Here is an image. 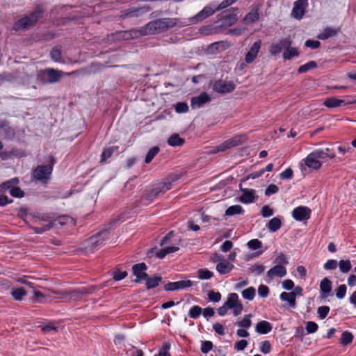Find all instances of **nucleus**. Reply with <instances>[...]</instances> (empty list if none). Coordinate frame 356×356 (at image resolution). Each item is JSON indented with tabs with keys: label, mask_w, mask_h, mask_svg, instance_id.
<instances>
[{
	"label": "nucleus",
	"mask_w": 356,
	"mask_h": 356,
	"mask_svg": "<svg viewBox=\"0 0 356 356\" xmlns=\"http://www.w3.org/2000/svg\"><path fill=\"white\" fill-rule=\"evenodd\" d=\"M178 23L176 18H162L149 22L145 25L147 31L149 34H155L161 33L172 28Z\"/></svg>",
	"instance_id": "f257e3e1"
},
{
	"label": "nucleus",
	"mask_w": 356,
	"mask_h": 356,
	"mask_svg": "<svg viewBox=\"0 0 356 356\" xmlns=\"http://www.w3.org/2000/svg\"><path fill=\"white\" fill-rule=\"evenodd\" d=\"M43 10L41 6H37L29 15H26L14 23L13 30L18 31L33 26L42 16Z\"/></svg>",
	"instance_id": "f03ea898"
},
{
	"label": "nucleus",
	"mask_w": 356,
	"mask_h": 356,
	"mask_svg": "<svg viewBox=\"0 0 356 356\" xmlns=\"http://www.w3.org/2000/svg\"><path fill=\"white\" fill-rule=\"evenodd\" d=\"M99 287L97 286H90L88 287H83L74 290H65L56 291V293L60 295V298L68 300H79L83 296L95 293Z\"/></svg>",
	"instance_id": "7ed1b4c3"
},
{
	"label": "nucleus",
	"mask_w": 356,
	"mask_h": 356,
	"mask_svg": "<svg viewBox=\"0 0 356 356\" xmlns=\"http://www.w3.org/2000/svg\"><path fill=\"white\" fill-rule=\"evenodd\" d=\"M65 72L54 68H47L38 72V79L43 84L55 83L58 82Z\"/></svg>",
	"instance_id": "20e7f679"
},
{
	"label": "nucleus",
	"mask_w": 356,
	"mask_h": 356,
	"mask_svg": "<svg viewBox=\"0 0 356 356\" xmlns=\"http://www.w3.org/2000/svg\"><path fill=\"white\" fill-rule=\"evenodd\" d=\"M225 304L227 308L233 309V314L235 316L241 314L243 309L242 303L238 300V295L235 293H232L228 296Z\"/></svg>",
	"instance_id": "39448f33"
},
{
	"label": "nucleus",
	"mask_w": 356,
	"mask_h": 356,
	"mask_svg": "<svg viewBox=\"0 0 356 356\" xmlns=\"http://www.w3.org/2000/svg\"><path fill=\"white\" fill-rule=\"evenodd\" d=\"M52 170V165H38L33 170V175L35 179L39 181H45L49 179Z\"/></svg>",
	"instance_id": "423d86ee"
},
{
	"label": "nucleus",
	"mask_w": 356,
	"mask_h": 356,
	"mask_svg": "<svg viewBox=\"0 0 356 356\" xmlns=\"http://www.w3.org/2000/svg\"><path fill=\"white\" fill-rule=\"evenodd\" d=\"M149 10V6L133 7L121 11L120 18L138 17Z\"/></svg>",
	"instance_id": "0eeeda50"
},
{
	"label": "nucleus",
	"mask_w": 356,
	"mask_h": 356,
	"mask_svg": "<svg viewBox=\"0 0 356 356\" xmlns=\"http://www.w3.org/2000/svg\"><path fill=\"white\" fill-rule=\"evenodd\" d=\"M147 269V265L142 262L139 264H134L132 266L133 274L136 276V279L134 280V282L140 283L142 281H145L148 278V275L145 273V270Z\"/></svg>",
	"instance_id": "6e6552de"
},
{
	"label": "nucleus",
	"mask_w": 356,
	"mask_h": 356,
	"mask_svg": "<svg viewBox=\"0 0 356 356\" xmlns=\"http://www.w3.org/2000/svg\"><path fill=\"white\" fill-rule=\"evenodd\" d=\"M308 5V0L296 1L293 3L291 15L297 19H301L305 13V10Z\"/></svg>",
	"instance_id": "1a4fd4ad"
},
{
	"label": "nucleus",
	"mask_w": 356,
	"mask_h": 356,
	"mask_svg": "<svg viewBox=\"0 0 356 356\" xmlns=\"http://www.w3.org/2000/svg\"><path fill=\"white\" fill-rule=\"evenodd\" d=\"M216 11H217L216 7L213 6H205L197 15L189 19L190 22L193 24L200 22L212 15Z\"/></svg>",
	"instance_id": "9d476101"
},
{
	"label": "nucleus",
	"mask_w": 356,
	"mask_h": 356,
	"mask_svg": "<svg viewBox=\"0 0 356 356\" xmlns=\"http://www.w3.org/2000/svg\"><path fill=\"white\" fill-rule=\"evenodd\" d=\"M108 232V229H104L98 232L97 234L90 237L86 248L89 249L90 250H93L97 247L100 245L104 241Z\"/></svg>",
	"instance_id": "9b49d317"
},
{
	"label": "nucleus",
	"mask_w": 356,
	"mask_h": 356,
	"mask_svg": "<svg viewBox=\"0 0 356 356\" xmlns=\"http://www.w3.org/2000/svg\"><path fill=\"white\" fill-rule=\"evenodd\" d=\"M293 41L290 38L281 39L278 42L273 43L269 48V52L272 56H277L282 51H285V48L290 47Z\"/></svg>",
	"instance_id": "f8f14e48"
},
{
	"label": "nucleus",
	"mask_w": 356,
	"mask_h": 356,
	"mask_svg": "<svg viewBox=\"0 0 356 356\" xmlns=\"http://www.w3.org/2000/svg\"><path fill=\"white\" fill-rule=\"evenodd\" d=\"M212 88L216 92L225 94L232 92L235 88V86L231 81L226 82L222 80H218L214 82Z\"/></svg>",
	"instance_id": "ddd939ff"
},
{
	"label": "nucleus",
	"mask_w": 356,
	"mask_h": 356,
	"mask_svg": "<svg viewBox=\"0 0 356 356\" xmlns=\"http://www.w3.org/2000/svg\"><path fill=\"white\" fill-rule=\"evenodd\" d=\"M311 210L307 207L300 206L293 210V218L298 221L308 220L310 218Z\"/></svg>",
	"instance_id": "4468645a"
},
{
	"label": "nucleus",
	"mask_w": 356,
	"mask_h": 356,
	"mask_svg": "<svg viewBox=\"0 0 356 356\" xmlns=\"http://www.w3.org/2000/svg\"><path fill=\"white\" fill-rule=\"evenodd\" d=\"M211 100L210 96L207 92H203L198 96L192 97L191 101V107L193 109L200 108L204 104L210 102Z\"/></svg>",
	"instance_id": "2eb2a0df"
},
{
	"label": "nucleus",
	"mask_w": 356,
	"mask_h": 356,
	"mask_svg": "<svg viewBox=\"0 0 356 356\" xmlns=\"http://www.w3.org/2000/svg\"><path fill=\"white\" fill-rule=\"evenodd\" d=\"M193 285L191 280H181L174 282H168L164 286V290L167 291L183 289Z\"/></svg>",
	"instance_id": "dca6fc26"
},
{
	"label": "nucleus",
	"mask_w": 356,
	"mask_h": 356,
	"mask_svg": "<svg viewBox=\"0 0 356 356\" xmlns=\"http://www.w3.org/2000/svg\"><path fill=\"white\" fill-rule=\"evenodd\" d=\"M238 8H232L222 13V18L225 23L229 26L233 25L238 20L237 11Z\"/></svg>",
	"instance_id": "f3484780"
},
{
	"label": "nucleus",
	"mask_w": 356,
	"mask_h": 356,
	"mask_svg": "<svg viewBox=\"0 0 356 356\" xmlns=\"http://www.w3.org/2000/svg\"><path fill=\"white\" fill-rule=\"evenodd\" d=\"M261 46V41L258 40L253 43V44L251 46L250 50L248 51V53L245 55V62L247 63H252L254 59L256 58L259 51Z\"/></svg>",
	"instance_id": "a211bd4d"
},
{
	"label": "nucleus",
	"mask_w": 356,
	"mask_h": 356,
	"mask_svg": "<svg viewBox=\"0 0 356 356\" xmlns=\"http://www.w3.org/2000/svg\"><path fill=\"white\" fill-rule=\"evenodd\" d=\"M356 103V101L345 102L336 97H328L324 101L323 105L327 108H337L342 105H350Z\"/></svg>",
	"instance_id": "6ab92c4d"
},
{
	"label": "nucleus",
	"mask_w": 356,
	"mask_h": 356,
	"mask_svg": "<svg viewBox=\"0 0 356 356\" xmlns=\"http://www.w3.org/2000/svg\"><path fill=\"white\" fill-rule=\"evenodd\" d=\"M286 275V268L282 265H275L267 272V276L270 280L275 277H283Z\"/></svg>",
	"instance_id": "aec40b11"
},
{
	"label": "nucleus",
	"mask_w": 356,
	"mask_h": 356,
	"mask_svg": "<svg viewBox=\"0 0 356 356\" xmlns=\"http://www.w3.org/2000/svg\"><path fill=\"white\" fill-rule=\"evenodd\" d=\"M304 161L305 165L312 170H318L322 166V163L314 156L312 152L307 156Z\"/></svg>",
	"instance_id": "412c9836"
},
{
	"label": "nucleus",
	"mask_w": 356,
	"mask_h": 356,
	"mask_svg": "<svg viewBox=\"0 0 356 356\" xmlns=\"http://www.w3.org/2000/svg\"><path fill=\"white\" fill-rule=\"evenodd\" d=\"M243 193L239 197L240 202L244 204L252 203L255 200V191L254 189H241Z\"/></svg>",
	"instance_id": "4be33fe9"
},
{
	"label": "nucleus",
	"mask_w": 356,
	"mask_h": 356,
	"mask_svg": "<svg viewBox=\"0 0 356 356\" xmlns=\"http://www.w3.org/2000/svg\"><path fill=\"white\" fill-rule=\"evenodd\" d=\"M312 153L314 154V156L319 161L325 160L327 158L332 159L335 157L334 152L329 148H326L325 150L316 149L313 151Z\"/></svg>",
	"instance_id": "5701e85b"
},
{
	"label": "nucleus",
	"mask_w": 356,
	"mask_h": 356,
	"mask_svg": "<svg viewBox=\"0 0 356 356\" xmlns=\"http://www.w3.org/2000/svg\"><path fill=\"white\" fill-rule=\"evenodd\" d=\"M331 290L332 282L328 278L325 277L324 279L322 280L320 284V291L321 297L323 298H327L328 294L330 293Z\"/></svg>",
	"instance_id": "b1692460"
},
{
	"label": "nucleus",
	"mask_w": 356,
	"mask_h": 356,
	"mask_svg": "<svg viewBox=\"0 0 356 356\" xmlns=\"http://www.w3.org/2000/svg\"><path fill=\"white\" fill-rule=\"evenodd\" d=\"M234 265L230 262L223 260L221 262H219L216 265V270L221 275H224L229 273L233 268Z\"/></svg>",
	"instance_id": "393cba45"
},
{
	"label": "nucleus",
	"mask_w": 356,
	"mask_h": 356,
	"mask_svg": "<svg viewBox=\"0 0 356 356\" xmlns=\"http://www.w3.org/2000/svg\"><path fill=\"white\" fill-rule=\"evenodd\" d=\"M272 325L266 321H261L256 325V332L259 334H264L270 332L272 330Z\"/></svg>",
	"instance_id": "a878e982"
},
{
	"label": "nucleus",
	"mask_w": 356,
	"mask_h": 356,
	"mask_svg": "<svg viewBox=\"0 0 356 356\" xmlns=\"http://www.w3.org/2000/svg\"><path fill=\"white\" fill-rule=\"evenodd\" d=\"M296 292H282L280 294V299L283 301L288 302L289 305L293 308H294L296 305Z\"/></svg>",
	"instance_id": "bb28decb"
},
{
	"label": "nucleus",
	"mask_w": 356,
	"mask_h": 356,
	"mask_svg": "<svg viewBox=\"0 0 356 356\" xmlns=\"http://www.w3.org/2000/svg\"><path fill=\"white\" fill-rule=\"evenodd\" d=\"M339 29L333 27H327L323 31L318 34V38L322 40H327L329 38H332L337 34Z\"/></svg>",
	"instance_id": "cd10ccee"
},
{
	"label": "nucleus",
	"mask_w": 356,
	"mask_h": 356,
	"mask_svg": "<svg viewBox=\"0 0 356 356\" xmlns=\"http://www.w3.org/2000/svg\"><path fill=\"white\" fill-rule=\"evenodd\" d=\"M162 277L161 275H156L153 277L148 276V278L145 280V286L147 289H151L159 286L161 282Z\"/></svg>",
	"instance_id": "c85d7f7f"
},
{
	"label": "nucleus",
	"mask_w": 356,
	"mask_h": 356,
	"mask_svg": "<svg viewBox=\"0 0 356 356\" xmlns=\"http://www.w3.org/2000/svg\"><path fill=\"white\" fill-rule=\"evenodd\" d=\"M268 230L271 232H275L280 229L282 227L281 219L278 217H274L269 220L266 225Z\"/></svg>",
	"instance_id": "c756f323"
},
{
	"label": "nucleus",
	"mask_w": 356,
	"mask_h": 356,
	"mask_svg": "<svg viewBox=\"0 0 356 356\" xmlns=\"http://www.w3.org/2000/svg\"><path fill=\"white\" fill-rule=\"evenodd\" d=\"M19 156V150L16 148H13L10 150H1L0 152V159L2 161H6L12 159L14 156Z\"/></svg>",
	"instance_id": "7c9ffc66"
},
{
	"label": "nucleus",
	"mask_w": 356,
	"mask_h": 356,
	"mask_svg": "<svg viewBox=\"0 0 356 356\" xmlns=\"http://www.w3.org/2000/svg\"><path fill=\"white\" fill-rule=\"evenodd\" d=\"M259 15L257 8H252L244 17L245 23H254L259 20Z\"/></svg>",
	"instance_id": "2f4dec72"
},
{
	"label": "nucleus",
	"mask_w": 356,
	"mask_h": 356,
	"mask_svg": "<svg viewBox=\"0 0 356 356\" xmlns=\"http://www.w3.org/2000/svg\"><path fill=\"white\" fill-rule=\"evenodd\" d=\"M353 334L349 331H344L341 336L339 343L343 346H346L350 344L353 341Z\"/></svg>",
	"instance_id": "473e14b6"
},
{
	"label": "nucleus",
	"mask_w": 356,
	"mask_h": 356,
	"mask_svg": "<svg viewBox=\"0 0 356 356\" xmlns=\"http://www.w3.org/2000/svg\"><path fill=\"white\" fill-rule=\"evenodd\" d=\"M184 139L181 138L178 134H173L168 140V143L170 146H181L184 143Z\"/></svg>",
	"instance_id": "72a5a7b5"
},
{
	"label": "nucleus",
	"mask_w": 356,
	"mask_h": 356,
	"mask_svg": "<svg viewBox=\"0 0 356 356\" xmlns=\"http://www.w3.org/2000/svg\"><path fill=\"white\" fill-rule=\"evenodd\" d=\"M298 56L299 52L298 49L291 47L285 48V51L283 52V58L284 60H291L293 57H297Z\"/></svg>",
	"instance_id": "f704fd0d"
},
{
	"label": "nucleus",
	"mask_w": 356,
	"mask_h": 356,
	"mask_svg": "<svg viewBox=\"0 0 356 356\" xmlns=\"http://www.w3.org/2000/svg\"><path fill=\"white\" fill-rule=\"evenodd\" d=\"M50 56L55 62H60L62 60V47L61 46L54 47L51 52Z\"/></svg>",
	"instance_id": "c9c22d12"
},
{
	"label": "nucleus",
	"mask_w": 356,
	"mask_h": 356,
	"mask_svg": "<svg viewBox=\"0 0 356 356\" xmlns=\"http://www.w3.org/2000/svg\"><path fill=\"white\" fill-rule=\"evenodd\" d=\"M131 34V40L137 38L140 36L148 35L145 26L141 27L140 29H132L129 30V33Z\"/></svg>",
	"instance_id": "e433bc0d"
},
{
	"label": "nucleus",
	"mask_w": 356,
	"mask_h": 356,
	"mask_svg": "<svg viewBox=\"0 0 356 356\" xmlns=\"http://www.w3.org/2000/svg\"><path fill=\"white\" fill-rule=\"evenodd\" d=\"M179 250L178 247L169 246L163 248L156 252V257L159 259H163L166 254L175 252Z\"/></svg>",
	"instance_id": "4c0bfd02"
},
{
	"label": "nucleus",
	"mask_w": 356,
	"mask_h": 356,
	"mask_svg": "<svg viewBox=\"0 0 356 356\" xmlns=\"http://www.w3.org/2000/svg\"><path fill=\"white\" fill-rule=\"evenodd\" d=\"M197 276L200 280H209L213 276V273L207 268H200L197 271Z\"/></svg>",
	"instance_id": "58836bf2"
},
{
	"label": "nucleus",
	"mask_w": 356,
	"mask_h": 356,
	"mask_svg": "<svg viewBox=\"0 0 356 356\" xmlns=\"http://www.w3.org/2000/svg\"><path fill=\"white\" fill-rule=\"evenodd\" d=\"M243 212V209L241 205H233L227 209L225 211V215L228 216H232L235 214H240Z\"/></svg>",
	"instance_id": "ea45409f"
},
{
	"label": "nucleus",
	"mask_w": 356,
	"mask_h": 356,
	"mask_svg": "<svg viewBox=\"0 0 356 356\" xmlns=\"http://www.w3.org/2000/svg\"><path fill=\"white\" fill-rule=\"evenodd\" d=\"M317 67V63L315 61H309L302 65H300L298 69L299 74L307 72L309 70L314 69Z\"/></svg>",
	"instance_id": "a19ab883"
},
{
	"label": "nucleus",
	"mask_w": 356,
	"mask_h": 356,
	"mask_svg": "<svg viewBox=\"0 0 356 356\" xmlns=\"http://www.w3.org/2000/svg\"><path fill=\"white\" fill-rule=\"evenodd\" d=\"M339 270L343 273H348L352 267L350 261L349 259L347 260H340L338 263Z\"/></svg>",
	"instance_id": "79ce46f5"
},
{
	"label": "nucleus",
	"mask_w": 356,
	"mask_h": 356,
	"mask_svg": "<svg viewBox=\"0 0 356 356\" xmlns=\"http://www.w3.org/2000/svg\"><path fill=\"white\" fill-rule=\"evenodd\" d=\"M242 139L243 137L241 136H235L233 138L228 139L225 141L226 146L228 147V148H231L232 147L239 145L242 143Z\"/></svg>",
	"instance_id": "37998d69"
},
{
	"label": "nucleus",
	"mask_w": 356,
	"mask_h": 356,
	"mask_svg": "<svg viewBox=\"0 0 356 356\" xmlns=\"http://www.w3.org/2000/svg\"><path fill=\"white\" fill-rule=\"evenodd\" d=\"M116 148L117 147H109L105 148L101 154V162L104 163L108 159L111 158L112 156L114 151L116 149Z\"/></svg>",
	"instance_id": "c03bdc74"
},
{
	"label": "nucleus",
	"mask_w": 356,
	"mask_h": 356,
	"mask_svg": "<svg viewBox=\"0 0 356 356\" xmlns=\"http://www.w3.org/2000/svg\"><path fill=\"white\" fill-rule=\"evenodd\" d=\"M251 317H252V314H250L245 315L244 317L243 318V319L241 321H237L236 323V324L241 327L248 328L252 325V321L250 319Z\"/></svg>",
	"instance_id": "a18cd8bd"
},
{
	"label": "nucleus",
	"mask_w": 356,
	"mask_h": 356,
	"mask_svg": "<svg viewBox=\"0 0 356 356\" xmlns=\"http://www.w3.org/2000/svg\"><path fill=\"white\" fill-rule=\"evenodd\" d=\"M159 147L154 146L152 147L146 154L145 162L149 163L152 161L153 158L159 153Z\"/></svg>",
	"instance_id": "49530a36"
},
{
	"label": "nucleus",
	"mask_w": 356,
	"mask_h": 356,
	"mask_svg": "<svg viewBox=\"0 0 356 356\" xmlns=\"http://www.w3.org/2000/svg\"><path fill=\"white\" fill-rule=\"evenodd\" d=\"M255 289L250 286L242 291V296L246 300H252L255 296Z\"/></svg>",
	"instance_id": "de8ad7c7"
},
{
	"label": "nucleus",
	"mask_w": 356,
	"mask_h": 356,
	"mask_svg": "<svg viewBox=\"0 0 356 356\" xmlns=\"http://www.w3.org/2000/svg\"><path fill=\"white\" fill-rule=\"evenodd\" d=\"M15 300H22L23 297L26 294V291L23 288L14 289L11 293Z\"/></svg>",
	"instance_id": "09e8293b"
},
{
	"label": "nucleus",
	"mask_w": 356,
	"mask_h": 356,
	"mask_svg": "<svg viewBox=\"0 0 356 356\" xmlns=\"http://www.w3.org/2000/svg\"><path fill=\"white\" fill-rule=\"evenodd\" d=\"M202 311V308L200 306L194 305L190 309L188 315L192 318H197L200 316Z\"/></svg>",
	"instance_id": "8fccbe9b"
},
{
	"label": "nucleus",
	"mask_w": 356,
	"mask_h": 356,
	"mask_svg": "<svg viewBox=\"0 0 356 356\" xmlns=\"http://www.w3.org/2000/svg\"><path fill=\"white\" fill-rule=\"evenodd\" d=\"M53 227V223L49 222L42 227H33L32 229L35 234H42L46 231H49Z\"/></svg>",
	"instance_id": "3c124183"
},
{
	"label": "nucleus",
	"mask_w": 356,
	"mask_h": 356,
	"mask_svg": "<svg viewBox=\"0 0 356 356\" xmlns=\"http://www.w3.org/2000/svg\"><path fill=\"white\" fill-rule=\"evenodd\" d=\"M248 247L252 250H256L261 248L262 243L259 239H252L248 242Z\"/></svg>",
	"instance_id": "603ef678"
},
{
	"label": "nucleus",
	"mask_w": 356,
	"mask_h": 356,
	"mask_svg": "<svg viewBox=\"0 0 356 356\" xmlns=\"http://www.w3.org/2000/svg\"><path fill=\"white\" fill-rule=\"evenodd\" d=\"M272 347L269 341H264L260 343V351L264 354H268L271 351Z\"/></svg>",
	"instance_id": "864d4df0"
},
{
	"label": "nucleus",
	"mask_w": 356,
	"mask_h": 356,
	"mask_svg": "<svg viewBox=\"0 0 356 356\" xmlns=\"http://www.w3.org/2000/svg\"><path fill=\"white\" fill-rule=\"evenodd\" d=\"M275 263H276V265H287L288 264V260L286 257V255L283 252H280L277 254V256L275 257Z\"/></svg>",
	"instance_id": "5fc2aeb1"
},
{
	"label": "nucleus",
	"mask_w": 356,
	"mask_h": 356,
	"mask_svg": "<svg viewBox=\"0 0 356 356\" xmlns=\"http://www.w3.org/2000/svg\"><path fill=\"white\" fill-rule=\"evenodd\" d=\"M175 108L178 113H186L188 111V106L186 102H178L175 105Z\"/></svg>",
	"instance_id": "6e6d98bb"
},
{
	"label": "nucleus",
	"mask_w": 356,
	"mask_h": 356,
	"mask_svg": "<svg viewBox=\"0 0 356 356\" xmlns=\"http://www.w3.org/2000/svg\"><path fill=\"white\" fill-rule=\"evenodd\" d=\"M330 312L328 306H321L318 308L317 313L321 319H324Z\"/></svg>",
	"instance_id": "4d7b16f0"
},
{
	"label": "nucleus",
	"mask_w": 356,
	"mask_h": 356,
	"mask_svg": "<svg viewBox=\"0 0 356 356\" xmlns=\"http://www.w3.org/2000/svg\"><path fill=\"white\" fill-rule=\"evenodd\" d=\"M213 343L210 341H203L201 343V351L203 353H208L213 348Z\"/></svg>",
	"instance_id": "13d9d810"
},
{
	"label": "nucleus",
	"mask_w": 356,
	"mask_h": 356,
	"mask_svg": "<svg viewBox=\"0 0 356 356\" xmlns=\"http://www.w3.org/2000/svg\"><path fill=\"white\" fill-rule=\"evenodd\" d=\"M346 286L341 284L336 289V296L339 299H342L345 297L346 293Z\"/></svg>",
	"instance_id": "bf43d9fd"
},
{
	"label": "nucleus",
	"mask_w": 356,
	"mask_h": 356,
	"mask_svg": "<svg viewBox=\"0 0 356 356\" xmlns=\"http://www.w3.org/2000/svg\"><path fill=\"white\" fill-rule=\"evenodd\" d=\"M338 262L335 259H329L327 260L323 268L325 270H335L337 268Z\"/></svg>",
	"instance_id": "052dcab7"
},
{
	"label": "nucleus",
	"mask_w": 356,
	"mask_h": 356,
	"mask_svg": "<svg viewBox=\"0 0 356 356\" xmlns=\"http://www.w3.org/2000/svg\"><path fill=\"white\" fill-rule=\"evenodd\" d=\"M127 276V271L117 270L113 273V278L115 281L122 280Z\"/></svg>",
	"instance_id": "680f3d73"
},
{
	"label": "nucleus",
	"mask_w": 356,
	"mask_h": 356,
	"mask_svg": "<svg viewBox=\"0 0 356 356\" xmlns=\"http://www.w3.org/2000/svg\"><path fill=\"white\" fill-rule=\"evenodd\" d=\"M10 194L15 197L21 198L24 196V193L19 187H15L10 189Z\"/></svg>",
	"instance_id": "e2e57ef3"
},
{
	"label": "nucleus",
	"mask_w": 356,
	"mask_h": 356,
	"mask_svg": "<svg viewBox=\"0 0 356 356\" xmlns=\"http://www.w3.org/2000/svg\"><path fill=\"white\" fill-rule=\"evenodd\" d=\"M279 191V188L273 184H270L265 190V195L266 196H270L273 194L277 193Z\"/></svg>",
	"instance_id": "0e129e2a"
},
{
	"label": "nucleus",
	"mask_w": 356,
	"mask_h": 356,
	"mask_svg": "<svg viewBox=\"0 0 356 356\" xmlns=\"http://www.w3.org/2000/svg\"><path fill=\"white\" fill-rule=\"evenodd\" d=\"M318 326L313 321H308L306 324V330L308 333H314L317 331Z\"/></svg>",
	"instance_id": "69168bd1"
},
{
	"label": "nucleus",
	"mask_w": 356,
	"mask_h": 356,
	"mask_svg": "<svg viewBox=\"0 0 356 356\" xmlns=\"http://www.w3.org/2000/svg\"><path fill=\"white\" fill-rule=\"evenodd\" d=\"M293 176V171L289 168L280 173V177L282 179H290Z\"/></svg>",
	"instance_id": "338daca9"
},
{
	"label": "nucleus",
	"mask_w": 356,
	"mask_h": 356,
	"mask_svg": "<svg viewBox=\"0 0 356 356\" xmlns=\"http://www.w3.org/2000/svg\"><path fill=\"white\" fill-rule=\"evenodd\" d=\"M169 350H170V345L168 343H165V344L163 345V346L160 349L158 355H156L155 356H170Z\"/></svg>",
	"instance_id": "774afa93"
}]
</instances>
